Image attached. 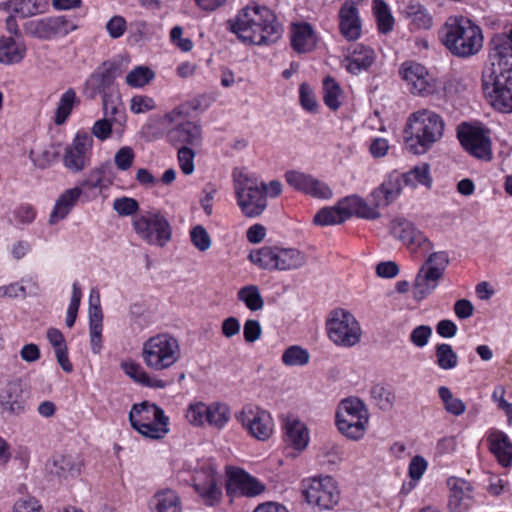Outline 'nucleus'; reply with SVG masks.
Wrapping results in <instances>:
<instances>
[{"instance_id": "4468645a", "label": "nucleus", "mask_w": 512, "mask_h": 512, "mask_svg": "<svg viewBox=\"0 0 512 512\" xmlns=\"http://www.w3.org/2000/svg\"><path fill=\"white\" fill-rule=\"evenodd\" d=\"M457 138L462 147L476 158L490 160L491 141L488 130L479 125L461 123L457 127Z\"/></svg>"}, {"instance_id": "ddd939ff", "label": "nucleus", "mask_w": 512, "mask_h": 512, "mask_svg": "<svg viewBox=\"0 0 512 512\" xmlns=\"http://www.w3.org/2000/svg\"><path fill=\"white\" fill-rule=\"evenodd\" d=\"M449 264L446 252L431 253L418 271V301L431 295Z\"/></svg>"}, {"instance_id": "2f4dec72", "label": "nucleus", "mask_w": 512, "mask_h": 512, "mask_svg": "<svg viewBox=\"0 0 512 512\" xmlns=\"http://www.w3.org/2000/svg\"><path fill=\"white\" fill-rule=\"evenodd\" d=\"M150 509L151 512H182L181 499L176 491L162 489L154 494Z\"/></svg>"}, {"instance_id": "7c9ffc66", "label": "nucleus", "mask_w": 512, "mask_h": 512, "mask_svg": "<svg viewBox=\"0 0 512 512\" xmlns=\"http://www.w3.org/2000/svg\"><path fill=\"white\" fill-rule=\"evenodd\" d=\"M26 55V46L11 36L0 37V63L13 65L20 63Z\"/></svg>"}, {"instance_id": "bb28decb", "label": "nucleus", "mask_w": 512, "mask_h": 512, "mask_svg": "<svg viewBox=\"0 0 512 512\" xmlns=\"http://www.w3.org/2000/svg\"><path fill=\"white\" fill-rule=\"evenodd\" d=\"M291 46L297 53L311 52L316 46V36L310 24H293L290 33Z\"/></svg>"}, {"instance_id": "cd10ccee", "label": "nucleus", "mask_w": 512, "mask_h": 512, "mask_svg": "<svg viewBox=\"0 0 512 512\" xmlns=\"http://www.w3.org/2000/svg\"><path fill=\"white\" fill-rule=\"evenodd\" d=\"M82 194L80 187H74L64 191L56 200L54 208L50 214L49 222L56 224L66 218L78 202Z\"/></svg>"}, {"instance_id": "864d4df0", "label": "nucleus", "mask_w": 512, "mask_h": 512, "mask_svg": "<svg viewBox=\"0 0 512 512\" xmlns=\"http://www.w3.org/2000/svg\"><path fill=\"white\" fill-rule=\"evenodd\" d=\"M229 420L228 411L226 407L218 404L209 405V412L207 413L206 423L222 428Z\"/></svg>"}, {"instance_id": "c756f323", "label": "nucleus", "mask_w": 512, "mask_h": 512, "mask_svg": "<svg viewBox=\"0 0 512 512\" xmlns=\"http://www.w3.org/2000/svg\"><path fill=\"white\" fill-rule=\"evenodd\" d=\"M47 6L46 0H9L0 7L21 18H28L45 12Z\"/></svg>"}, {"instance_id": "423d86ee", "label": "nucleus", "mask_w": 512, "mask_h": 512, "mask_svg": "<svg viewBox=\"0 0 512 512\" xmlns=\"http://www.w3.org/2000/svg\"><path fill=\"white\" fill-rule=\"evenodd\" d=\"M129 421L141 435L151 439H161L169 431V418L163 409L148 401L132 406Z\"/></svg>"}, {"instance_id": "c9c22d12", "label": "nucleus", "mask_w": 512, "mask_h": 512, "mask_svg": "<svg viewBox=\"0 0 512 512\" xmlns=\"http://www.w3.org/2000/svg\"><path fill=\"white\" fill-rule=\"evenodd\" d=\"M442 83L425 67L418 64V96L428 97L439 94Z\"/></svg>"}, {"instance_id": "8fccbe9b", "label": "nucleus", "mask_w": 512, "mask_h": 512, "mask_svg": "<svg viewBox=\"0 0 512 512\" xmlns=\"http://www.w3.org/2000/svg\"><path fill=\"white\" fill-rule=\"evenodd\" d=\"M438 393L444 403L445 409L449 413L458 416L465 412V404L460 399L454 397L449 388L441 386Z\"/></svg>"}, {"instance_id": "6e6552de", "label": "nucleus", "mask_w": 512, "mask_h": 512, "mask_svg": "<svg viewBox=\"0 0 512 512\" xmlns=\"http://www.w3.org/2000/svg\"><path fill=\"white\" fill-rule=\"evenodd\" d=\"M302 493L307 503L319 511L333 510L341 499L338 482L329 475L303 480Z\"/></svg>"}, {"instance_id": "412c9836", "label": "nucleus", "mask_w": 512, "mask_h": 512, "mask_svg": "<svg viewBox=\"0 0 512 512\" xmlns=\"http://www.w3.org/2000/svg\"><path fill=\"white\" fill-rule=\"evenodd\" d=\"M449 488L448 508L450 512H467L475 505L474 490L472 485L455 476L447 479Z\"/></svg>"}, {"instance_id": "4c0bfd02", "label": "nucleus", "mask_w": 512, "mask_h": 512, "mask_svg": "<svg viewBox=\"0 0 512 512\" xmlns=\"http://www.w3.org/2000/svg\"><path fill=\"white\" fill-rule=\"evenodd\" d=\"M342 89L337 81L327 76L323 80V100L325 105L333 111L341 106Z\"/></svg>"}, {"instance_id": "13d9d810", "label": "nucleus", "mask_w": 512, "mask_h": 512, "mask_svg": "<svg viewBox=\"0 0 512 512\" xmlns=\"http://www.w3.org/2000/svg\"><path fill=\"white\" fill-rule=\"evenodd\" d=\"M135 154L131 147H121L114 156V162L119 170H128L134 162Z\"/></svg>"}, {"instance_id": "e2e57ef3", "label": "nucleus", "mask_w": 512, "mask_h": 512, "mask_svg": "<svg viewBox=\"0 0 512 512\" xmlns=\"http://www.w3.org/2000/svg\"><path fill=\"white\" fill-rule=\"evenodd\" d=\"M127 29V22L120 15L113 16L106 24V30L113 39L120 38Z\"/></svg>"}, {"instance_id": "09e8293b", "label": "nucleus", "mask_w": 512, "mask_h": 512, "mask_svg": "<svg viewBox=\"0 0 512 512\" xmlns=\"http://www.w3.org/2000/svg\"><path fill=\"white\" fill-rule=\"evenodd\" d=\"M435 355L436 362L440 368L448 370L456 367L458 357L453 351L451 345L445 343L438 345Z\"/></svg>"}, {"instance_id": "1a4fd4ad", "label": "nucleus", "mask_w": 512, "mask_h": 512, "mask_svg": "<svg viewBox=\"0 0 512 512\" xmlns=\"http://www.w3.org/2000/svg\"><path fill=\"white\" fill-rule=\"evenodd\" d=\"M329 339L337 346L350 348L357 345L362 329L355 316L345 309L333 310L326 322Z\"/></svg>"}, {"instance_id": "dca6fc26", "label": "nucleus", "mask_w": 512, "mask_h": 512, "mask_svg": "<svg viewBox=\"0 0 512 512\" xmlns=\"http://www.w3.org/2000/svg\"><path fill=\"white\" fill-rule=\"evenodd\" d=\"M93 138L84 131L75 135L71 144L67 145L63 155V164L72 173H78L90 165Z\"/></svg>"}, {"instance_id": "58836bf2", "label": "nucleus", "mask_w": 512, "mask_h": 512, "mask_svg": "<svg viewBox=\"0 0 512 512\" xmlns=\"http://www.w3.org/2000/svg\"><path fill=\"white\" fill-rule=\"evenodd\" d=\"M373 11L379 32L387 34L392 31L394 26V18L388 5L383 0H374Z\"/></svg>"}, {"instance_id": "9d476101", "label": "nucleus", "mask_w": 512, "mask_h": 512, "mask_svg": "<svg viewBox=\"0 0 512 512\" xmlns=\"http://www.w3.org/2000/svg\"><path fill=\"white\" fill-rule=\"evenodd\" d=\"M78 27L74 19L67 15L30 20L23 25L27 35L45 41L63 38L77 30Z\"/></svg>"}, {"instance_id": "c85d7f7f", "label": "nucleus", "mask_w": 512, "mask_h": 512, "mask_svg": "<svg viewBox=\"0 0 512 512\" xmlns=\"http://www.w3.org/2000/svg\"><path fill=\"white\" fill-rule=\"evenodd\" d=\"M50 473L59 477H75L81 472V461L71 455H56L46 464Z\"/></svg>"}, {"instance_id": "e433bc0d", "label": "nucleus", "mask_w": 512, "mask_h": 512, "mask_svg": "<svg viewBox=\"0 0 512 512\" xmlns=\"http://www.w3.org/2000/svg\"><path fill=\"white\" fill-rule=\"evenodd\" d=\"M343 203H347L348 206L346 208L351 210V215L355 213L357 216L369 220H375L380 217V213L377 210L379 207H375L373 203L369 205L359 196L347 197Z\"/></svg>"}, {"instance_id": "774afa93", "label": "nucleus", "mask_w": 512, "mask_h": 512, "mask_svg": "<svg viewBox=\"0 0 512 512\" xmlns=\"http://www.w3.org/2000/svg\"><path fill=\"white\" fill-rule=\"evenodd\" d=\"M399 266L394 261H382L376 265L375 273L378 277L392 279L399 273Z\"/></svg>"}, {"instance_id": "6ab92c4d", "label": "nucleus", "mask_w": 512, "mask_h": 512, "mask_svg": "<svg viewBox=\"0 0 512 512\" xmlns=\"http://www.w3.org/2000/svg\"><path fill=\"white\" fill-rule=\"evenodd\" d=\"M444 127L439 114L427 109L418 111V146L423 147L424 151L429 149L442 138Z\"/></svg>"}, {"instance_id": "7ed1b4c3", "label": "nucleus", "mask_w": 512, "mask_h": 512, "mask_svg": "<svg viewBox=\"0 0 512 512\" xmlns=\"http://www.w3.org/2000/svg\"><path fill=\"white\" fill-rule=\"evenodd\" d=\"M442 42L452 55L468 58L483 47L482 29L468 17L452 15L442 28Z\"/></svg>"}, {"instance_id": "473e14b6", "label": "nucleus", "mask_w": 512, "mask_h": 512, "mask_svg": "<svg viewBox=\"0 0 512 512\" xmlns=\"http://www.w3.org/2000/svg\"><path fill=\"white\" fill-rule=\"evenodd\" d=\"M306 256L295 248H280L276 246L275 270L288 271L303 267Z\"/></svg>"}, {"instance_id": "de8ad7c7", "label": "nucleus", "mask_w": 512, "mask_h": 512, "mask_svg": "<svg viewBox=\"0 0 512 512\" xmlns=\"http://www.w3.org/2000/svg\"><path fill=\"white\" fill-rule=\"evenodd\" d=\"M154 72L146 66H137L126 76V83L131 87H143L153 78Z\"/></svg>"}, {"instance_id": "79ce46f5", "label": "nucleus", "mask_w": 512, "mask_h": 512, "mask_svg": "<svg viewBox=\"0 0 512 512\" xmlns=\"http://www.w3.org/2000/svg\"><path fill=\"white\" fill-rule=\"evenodd\" d=\"M282 363L285 366H304L310 360L308 350L298 345H292L284 350L281 356Z\"/></svg>"}, {"instance_id": "6e6d98bb", "label": "nucleus", "mask_w": 512, "mask_h": 512, "mask_svg": "<svg viewBox=\"0 0 512 512\" xmlns=\"http://www.w3.org/2000/svg\"><path fill=\"white\" fill-rule=\"evenodd\" d=\"M121 368L123 369L125 374L128 375L131 379H133L136 383L144 385V382L147 380L148 373L137 362H123L121 364Z\"/></svg>"}, {"instance_id": "c03bdc74", "label": "nucleus", "mask_w": 512, "mask_h": 512, "mask_svg": "<svg viewBox=\"0 0 512 512\" xmlns=\"http://www.w3.org/2000/svg\"><path fill=\"white\" fill-rule=\"evenodd\" d=\"M76 99V93L72 88L68 89L65 93L62 94L56 110V124L60 125L66 121L73 109Z\"/></svg>"}, {"instance_id": "052dcab7", "label": "nucleus", "mask_w": 512, "mask_h": 512, "mask_svg": "<svg viewBox=\"0 0 512 512\" xmlns=\"http://www.w3.org/2000/svg\"><path fill=\"white\" fill-rule=\"evenodd\" d=\"M299 98L301 106L309 111L315 112L317 110V101L315 95L310 88V86L306 83H302L299 87Z\"/></svg>"}, {"instance_id": "680f3d73", "label": "nucleus", "mask_w": 512, "mask_h": 512, "mask_svg": "<svg viewBox=\"0 0 512 512\" xmlns=\"http://www.w3.org/2000/svg\"><path fill=\"white\" fill-rule=\"evenodd\" d=\"M505 388L501 385L496 386L492 393V400L497 404V407L504 411L508 418V422L512 423V404L505 400Z\"/></svg>"}, {"instance_id": "a878e982", "label": "nucleus", "mask_w": 512, "mask_h": 512, "mask_svg": "<svg viewBox=\"0 0 512 512\" xmlns=\"http://www.w3.org/2000/svg\"><path fill=\"white\" fill-rule=\"evenodd\" d=\"M0 403L3 412L10 415H19L25 411L26 401L20 385L10 382L0 394Z\"/></svg>"}, {"instance_id": "49530a36", "label": "nucleus", "mask_w": 512, "mask_h": 512, "mask_svg": "<svg viewBox=\"0 0 512 512\" xmlns=\"http://www.w3.org/2000/svg\"><path fill=\"white\" fill-rule=\"evenodd\" d=\"M284 177L289 186L304 194H306L309 184L314 178V176L299 170H288Z\"/></svg>"}, {"instance_id": "2eb2a0df", "label": "nucleus", "mask_w": 512, "mask_h": 512, "mask_svg": "<svg viewBox=\"0 0 512 512\" xmlns=\"http://www.w3.org/2000/svg\"><path fill=\"white\" fill-rule=\"evenodd\" d=\"M121 74L119 64L115 61H105L98 66L87 78L84 86V93L90 99L97 95L109 94L116 91L114 82Z\"/></svg>"}, {"instance_id": "69168bd1", "label": "nucleus", "mask_w": 512, "mask_h": 512, "mask_svg": "<svg viewBox=\"0 0 512 512\" xmlns=\"http://www.w3.org/2000/svg\"><path fill=\"white\" fill-rule=\"evenodd\" d=\"M155 108V102L151 97L137 95L131 99L130 109L135 114L145 113Z\"/></svg>"}, {"instance_id": "393cba45", "label": "nucleus", "mask_w": 512, "mask_h": 512, "mask_svg": "<svg viewBox=\"0 0 512 512\" xmlns=\"http://www.w3.org/2000/svg\"><path fill=\"white\" fill-rule=\"evenodd\" d=\"M169 142L175 146H197L201 143V128L194 122L178 124L167 133Z\"/></svg>"}, {"instance_id": "37998d69", "label": "nucleus", "mask_w": 512, "mask_h": 512, "mask_svg": "<svg viewBox=\"0 0 512 512\" xmlns=\"http://www.w3.org/2000/svg\"><path fill=\"white\" fill-rule=\"evenodd\" d=\"M391 234L396 239L400 240L404 245H414V240L416 237L414 226L406 220H399L397 222H394L391 228ZM414 250L415 248L412 247L411 251L414 252Z\"/></svg>"}, {"instance_id": "0e129e2a", "label": "nucleus", "mask_w": 512, "mask_h": 512, "mask_svg": "<svg viewBox=\"0 0 512 512\" xmlns=\"http://www.w3.org/2000/svg\"><path fill=\"white\" fill-rule=\"evenodd\" d=\"M103 176L104 170L102 168H95L81 181V186L89 189H102L104 187Z\"/></svg>"}, {"instance_id": "f704fd0d", "label": "nucleus", "mask_w": 512, "mask_h": 512, "mask_svg": "<svg viewBox=\"0 0 512 512\" xmlns=\"http://www.w3.org/2000/svg\"><path fill=\"white\" fill-rule=\"evenodd\" d=\"M351 217V210L342 204L334 207H325L314 216V223L321 226L341 224Z\"/></svg>"}, {"instance_id": "72a5a7b5", "label": "nucleus", "mask_w": 512, "mask_h": 512, "mask_svg": "<svg viewBox=\"0 0 512 512\" xmlns=\"http://www.w3.org/2000/svg\"><path fill=\"white\" fill-rule=\"evenodd\" d=\"M286 441L297 450H303L309 441L306 426L297 419H287L285 422Z\"/></svg>"}, {"instance_id": "f3484780", "label": "nucleus", "mask_w": 512, "mask_h": 512, "mask_svg": "<svg viewBox=\"0 0 512 512\" xmlns=\"http://www.w3.org/2000/svg\"><path fill=\"white\" fill-rule=\"evenodd\" d=\"M238 420L257 440L265 441L273 433L274 425L271 415L257 406H245L240 412Z\"/></svg>"}, {"instance_id": "a211bd4d", "label": "nucleus", "mask_w": 512, "mask_h": 512, "mask_svg": "<svg viewBox=\"0 0 512 512\" xmlns=\"http://www.w3.org/2000/svg\"><path fill=\"white\" fill-rule=\"evenodd\" d=\"M265 491V485L241 468L227 471L226 492L234 497H256Z\"/></svg>"}, {"instance_id": "4d7b16f0", "label": "nucleus", "mask_w": 512, "mask_h": 512, "mask_svg": "<svg viewBox=\"0 0 512 512\" xmlns=\"http://www.w3.org/2000/svg\"><path fill=\"white\" fill-rule=\"evenodd\" d=\"M306 195L318 199H330L333 196V192L327 183L314 177L309 184Z\"/></svg>"}, {"instance_id": "9b49d317", "label": "nucleus", "mask_w": 512, "mask_h": 512, "mask_svg": "<svg viewBox=\"0 0 512 512\" xmlns=\"http://www.w3.org/2000/svg\"><path fill=\"white\" fill-rule=\"evenodd\" d=\"M415 181L416 167L411 168L405 173L394 170L371 192V202L375 207L385 208L400 196L403 187L414 186Z\"/></svg>"}, {"instance_id": "4be33fe9", "label": "nucleus", "mask_w": 512, "mask_h": 512, "mask_svg": "<svg viewBox=\"0 0 512 512\" xmlns=\"http://www.w3.org/2000/svg\"><path fill=\"white\" fill-rule=\"evenodd\" d=\"M485 442L490 453L502 467L512 465V440L505 432L490 428L485 434Z\"/></svg>"}, {"instance_id": "3c124183", "label": "nucleus", "mask_w": 512, "mask_h": 512, "mask_svg": "<svg viewBox=\"0 0 512 512\" xmlns=\"http://www.w3.org/2000/svg\"><path fill=\"white\" fill-rule=\"evenodd\" d=\"M209 405L203 402H196L189 405L186 412V419L194 426H202L207 421Z\"/></svg>"}, {"instance_id": "0eeeda50", "label": "nucleus", "mask_w": 512, "mask_h": 512, "mask_svg": "<svg viewBox=\"0 0 512 512\" xmlns=\"http://www.w3.org/2000/svg\"><path fill=\"white\" fill-rule=\"evenodd\" d=\"M335 419L341 434L351 440H359L367 429L368 410L360 399L347 398L339 403Z\"/></svg>"}, {"instance_id": "5fc2aeb1", "label": "nucleus", "mask_w": 512, "mask_h": 512, "mask_svg": "<svg viewBox=\"0 0 512 512\" xmlns=\"http://www.w3.org/2000/svg\"><path fill=\"white\" fill-rule=\"evenodd\" d=\"M177 156L181 171L185 175L192 174L194 171V151L190 147L181 146L178 149Z\"/></svg>"}, {"instance_id": "338daca9", "label": "nucleus", "mask_w": 512, "mask_h": 512, "mask_svg": "<svg viewBox=\"0 0 512 512\" xmlns=\"http://www.w3.org/2000/svg\"><path fill=\"white\" fill-rule=\"evenodd\" d=\"M399 74L408 85H410V92L415 93L416 89V68L413 61H405L402 63Z\"/></svg>"}, {"instance_id": "f03ea898", "label": "nucleus", "mask_w": 512, "mask_h": 512, "mask_svg": "<svg viewBox=\"0 0 512 512\" xmlns=\"http://www.w3.org/2000/svg\"><path fill=\"white\" fill-rule=\"evenodd\" d=\"M227 25L241 41L254 45L274 43L282 33L274 13L255 3L244 7L235 19L228 20Z\"/></svg>"}, {"instance_id": "5701e85b", "label": "nucleus", "mask_w": 512, "mask_h": 512, "mask_svg": "<svg viewBox=\"0 0 512 512\" xmlns=\"http://www.w3.org/2000/svg\"><path fill=\"white\" fill-rule=\"evenodd\" d=\"M339 28L348 41H355L361 36V21L358 9L353 1H346L339 11Z\"/></svg>"}, {"instance_id": "39448f33", "label": "nucleus", "mask_w": 512, "mask_h": 512, "mask_svg": "<svg viewBox=\"0 0 512 512\" xmlns=\"http://www.w3.org/2000/svg\"><path fill=\"white\" fill-rule=\"evenodd\" d=\"M141 357L151 370L169 369L181 358L179 341L168 333L152 336L143 343Z\"/></svg>"}, {"instance_id": "20e7f679", "label": "nucleus", "mask_w": 512, "mask_h": 512, "mask_svg": "<svg viewBox=\"0 0 512 512\" xmlns=\"http://www.w3.org/2000/svg\"><path fill=\"white\" fill-rule=\"evenodd\" d=\"M233 188L237 205L247 218H257L267 208L266 183L242 169L232 172Z\"/></svg>"}, {"instance_id": "a19ab883", "label": "nucleus", "mask_w": 512, "mask_h": 512, "mask_svg": "<svg viewBox=\"0 0 512 512\" xmlns=\"http://www.w3.org/2000/svg\"><path fill=\"white\" fill-rule=\"evenodd\" d=\"M237 297L251 311L261 310L264 306V300L256 285H247L239 289Z\"/></svg>"}, {"instance_id": "aec40b11", "label": "nucleus", "mask_w": 512, "mask_h": 512, "mask_svg": "<svg viewBox=\"0 0 512 512\" xmlns=\"http://www.w3.org/2000/svg\"><path fill=\"white\" fill-rule=\"evenodd\" d=\"M193 487L209 505H214L221 498L222 492L218 487L217 472L211 464H204L195 472Z\"/></svg>"}, {"instance_id": "603ef678", "label": "nucleus", "mask_w": 512, "mask_h": 512, "mask_svg": "<svg viewBox=\"0 0 512 512\" xmlns=\"http://www.w3.org/2000/svg\"><path fill=\"white\" fill-rule=\"evenodd\" d=\"M190 239L192 244L201 252L208 250L212 244L210 235L201 225H197L191 229Z\"/></svg>"}, {"instance_id": "bf43d9fd", "label": "nucleus", "mask_w": 512, "mask_h": 512, "mask_svg": "<svg viewBox=\"0 0 512 512\" xmlns=\"http://www.w3.org/2000/svg\"><path fill=\"white\" fill-rule=\"evenodd\" d=\"M113 208L120 216H129L138 211L139 205L133 198L121 197L115 199Z\"/></svg>"}, {"instance_id": "f8f14e48", "label": "nucleus", "mask_w": 512, "mask_h": 512, "mask_svg": "<svg viewBox=\"0 0 512 512\" xmlns=\"http://www.w3.org/2000/svg\"><path fill=\"white\" fill-rule=\"evenodd\" d=\"M136 233L147 243L163 247L171 239V226L158 211H151L134 219Z\"/></svg>"}, {"instance_id": "f257e3e1", "label": "nucleus", "mask_w": 512, "mask_h": 512, "mask_svg": "<svg viewBox=\"0 0 512 512\" xmlns=\"http://www.w3.org/2000/svg\"><path fill=\"white\" fill-rule=\"evenodd\" d=\"M490 66L482 74V87L491 105L501 112L512 111V30L509 37L493 39Z\"/></svg>"}, {"instance_id": "b1692460", "label": "nucleus", "mask_w": 512, "mask_h": 512, "mask_svg": "<svg viewBox=\"0 0 512 512\" xmlns=\"http://www.w3.org/2000/svg\"><path fill=\"white\" fill-rule=\"evenodd\" d=\"M343 63L346 70L354 75L363 70H368L375 60V52L372 48L361 43L352 45L349 48Z\"/></svg>"}, {"instance_id": "a18cd8bd", "label": "nucleus", "mask_w": 512, "mask_h": 512, "mask_svg": "<svg viewBox=\"0 0 512 512\" xmlns=\"http://www.w3.org/2000/svg\"><path fill=\"white\" fill-rule=\"evenodd\" d=\"M370 395L374 403L381 410L385 411L392 408L393 403L395 401V396L391 392V390L382 384L373 385L371 387Z\"/></svg>"}, {"instance_id": "ea45409f", "label": "nucleus", "mask_w": 512, "mask_h": 512, "mask_svg": "<svg viewBox=\"0 0 512 512\" xmlns=\"http://www.w3.org/2000/svg\"><path fill=\"white\" fill-rule=\"evenodd\" d=\"M249 259L260 268L273 271L275 270L276 246H264L252 251L249 254Z\"/></svg>"}]
</instances>
